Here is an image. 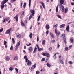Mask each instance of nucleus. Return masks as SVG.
<instances>
[{"label":"nucleus","instance_id":"1","mask_svg":"<svg viewBox=\"0 0 74 74\" xmlns=\"http://www.w3.org/2000/svg\"><path fill=\"white\" fill-rule=\"evenodd\" d=\"M8 1V0H4L2 1L1 2V4L2 5H1V7L2 10H3V8L4 7V4H5Z\"/></svg>","mask_w":74,"mask_h":74},{"label":"nucleus","instance_id":"2","mask_svg":"<svg viewBox=\"0 0 74 74\" xmlns=\"http://www.w3.org/2000/svg\"><path fill=\"white\" fill-rule=\"evenodd\" d=\"M60 8L61 11H62V12L64 11V8L62 5H61Z\"/></svg>","mask_w":74,"mask_h":74},{"label":"nucleus","instance_id":"3","mask_svg":"<svg viewBox=\"0 0 74 74\" xmlns=\"http://www.w3.org/2000/svg\"><path fill=\"white\" fill-rule=\"evenodd\" d=\"M11 30V28H10L8 30H7L5 33V34H9V35H11V32H10Z\"/></svg>","mask_w":74,"mask_h":74},{"label":"nucleus","instance_id":"4","mask_svg":"<svg viewBox=\"0 0 74 74\" xmlns=\"http://www.w3.org/2000/svg\"><path fill=\"white\" fill-rule=\"evenodd\" d=\"M55 33L56 34V36H58L60 34V32L59 31H57V29L56 28L55 30Z\"/></svg>","mask_w":74,"mask_h":74},{"label":"nucleus","instance_id":"5","mask_svg":"<svg viewBox=\"0 0 74 74\" xmlns=\"http://www.w3.org/2000/svg\"><path fill=\"white\" fill-rule=\"evenodd\" d=\"M42 55L43 56H46L47 57H49V54L48 53H43Z\"/></svg>","mask_w":74,"mask_h":74},{"label":"nucleus","instance_id":"6","mask_svg":"<svg viewBox=\"0 0 74 74\" xmlns=\"http://www.w3.org/2000/svg\"><path fill=\"white\" fill-rule=\"evenodd\" d=\"M36 46L37 47L39 51H42L43 50V48H40V47H39V46H38V45L36 44Z\"/></svg>","mask_w":74,"mask_h":74},{"label":"nucleus","instance_id":"7","mask_svg":"<svg viewBox=\"0 0 74 74\" xmlns=\"http://www.w3.org/2000/svg\"><path fill=\"white\" fill-rule=\"evenodd\" d=\"M14 18L15 19L16 22H18V15H17L15 17H14Z\"/></svg>","mask_w":74,"mask_h":74},{"label":"nucleus","instance_id":"8","mask_svg":"<svg viewBox=\"0 0 74 74\" xmlns=\"http://www.w3.org/2000/svg\"><path fill=\"white\" fill-rule=\"evenodd\" d=\"M27 65L28 66H31V65H32V62H31V61L29 60H28V61H27Z\"/></svg>","mask_w":74,"mask_h":74},{"label":"nucleus","instance_id":"9","mask_svg":"<svg viewBox=\"0 0 74 74\" xmlns=\"http://www.w3.org/2000/svg\"><path fill=\"white\" fill-rule=\"evenodd\" d=\"M30 11L32 13V15L33 16V15H34V10H31Z\"/></svg>","mask_w":74,"mask_h":74},{"label":"nucleus","instance_id":"10","mask_svg":"<svg viewBox=\"0 0 74 74\" xmlns=\"http://www.w3.org/2000/svg\"><path fill=\"white\" fill-rule=\"evenodd\" d=\"M59 60H60V63L63 64H64V63L63 62V60L62 58H60Z\"/></svg>","mask_w":74,"mask_h":74},{"label":"nucleus","instance_id":"11","mask_svg":"<svg viewBox=\"0 0 74 74\" xmlns=\"http://www.w3.org/2000/svg\"><path fill=\"white\" fill-rule=\"evenodd\" d=\"M45 28L47 30H48L49 29V26L48 24L46 25Z\"/></svg>","mask_w":74,"mask_h":74},{"label":"nucleus","instance_id":"12","mask_svg":"<svg viewBox=\"0 0 74 74\" xmlns=\"http://www.w3.org/2000/svg\"><path fill=\"white\" fill-rule=\"evenodd\" d=\"M24 58L25 59L26 62H27V61H28V58H27V56L26 55L24 57Z\"/></svg>","mask_w":74,"mask_h":74},{"label":"nucleus","instance_id":"13","mask_svg":"<svg viewBox=\"0 0 74 74\" xmlns=\"http://www.w3.org/2000/svg\"><path fill=\"white\" fill-rule=\"evenodd\" d=\"M29 51V52H32L33 51V48L32 47H29L28 48Z\"/></svg>","mask_w":74,"mask_h":74},{"label":"nucleus","instance_id":"14","mask_svg":"<svg viewBox=\"0 0 74 74\" xmlns=\"http://www.w3.org/2000/svg\"><path fill=\"white\" fill-rule=\"evenodd\" d=\"M69 29H70V27L69 26V25H68L66 29V30H67L68 32H69Z\"/></svg>","mask_w":74,"mask_h":74},{"label":"nucleus","instance_id":"15","mask_svg":"<svg viewBox=\"0 0 74 74\" xmlns=\"http://www.w3.org/2000/svg\"><path fill=\"white\" fill-rule=\"evenodd\" d=\"M10 58L9 56H7L6 57V60L7 61H9V60H10Z\"/></svg>","mask_w":74,"mask_h":74},{"label":"nucleus","instance_id":"16","mask_svg":"<svg viewBox=\"0 0 74 74\" xmlns=\"http://www.w3.org/2000/svg\"><path fill=\"white\" fill-rule=\"evenodd\" d=\"M65 26H66V25H65V24H62L59 27L60 28H62L63 27H64Z\"/></svg>","mask_w":74,"mask_h":74},{"label":"nucleus","instance_id":"17","mask_svg":"<svg viewBox=\"0 0 74 74\" xmlns=\"http://www.w3.org/2000/svg\"><path fill=\"white\" fill-rule=\"evenodd\" d=\"M60 3L61 5H62V4H63V3H64V0H60Z\"/></svg>","mask_w":74,"mask_h":74},{"label":"nucleus","instance_id":"18","mask_svg":"<svg viewBox=\"0 0 74 74\" xmlns=\"http://www.w3.org/2000/svg\"><path fill=\"white\" fill-rule=\"evenodd\" d=\"M40 3L42 5L44 9H45V5H44V3H43V2H41Z\"/></svg>","mask_w":74,"mask_h":74},{"label":"nucleus","instance_id":"19","mask_svg":"<svg viewBox=\"0 0 74 74\" xmlns=\"http://www.w3.org/2000/svg\"><path fill=\"white\" fill-rule=\"evenodd\" d=\"M24 13H25V11H23L22 12V14H21V18H22V17H23V15H24Z\"/></svg>","mask_w":74,"mask_h":74},{"label":"nucleus","instance_id":"20","mask_svg":"<svg viewBox=\"0 0 74 74\" xmlns=\"http://www.w3.org/2000/svg\"><path fill=\"white\" fill-rule=\"evenodd\" d=\"M68 12V8H66L65 10V13H67Z\"/></svg>","mask_w":74,"mask_h":74},{"label":"nucleus","instance_id":"21","mask_svg":"<svg viewBox=\"0 0 74 74\" xmlns=\"http://www.w3.org/2000/svg\"><path fill=\"white\" fill-rule=\"evenodd\" d=\"M64 40L65 42V44H67V41H66V38H64Z\"/></svg>","mask_w":74,"mask_h":74},{"label":"nucleus","instance_id":"22","mask_svg":"<svg viewBox=\"0 0 74 74\" xmlns=\"http://www.w3.org/2000/svg\"><path fill=\"white\" fill-rule=\"evenodd\" d=\"M31 1H32V0H29V7H30V6L31 5Z\"/></svg>","mask_w":74,"mask_h":74},{"label":"nucleus","instance_id":"23","mask_svg":"<svg viewBox=\"0 0 74 74\" xmlns=\"http://www.w3.org/2000/svg\"><path fill=\"white\" fill-rule=\"evenodd\" d=\"M21 37V34H19V33H18L17 34V37Z\"/></svg>","mask_w":74,"mask_h":74},{"label":"nucleus","instance_id":"24","mask_svg":"<svg viewBox=\"0 0 74 74\" xmlns=\"http://www.w3.org/2000/svg\"><path fill=\"white\" fill-rule=\"evenodd\" d=\"M21 23L22 26H25V24L24 23H23V21H21Z\"/></svg>","mask_w":74,"mask_h":74},{"label":"nucleus","instance_id":"25","mask_svg":"<svg viewBox=\"0 0 74 74\" xmlns=\"http://www.w3.org/2000/svg\"><path fill=\"white\" fill-rule=\"evenodd\" d=\"M36 50H37V47H36V46H35L34 48V51L33 52V53H35V52L36 51Z\"/></svg>","mask_w":74,"mask_h":74},{"label":"nucleus","instance_id":"26","mask_svg":"<svg viewBox=\"0 0 74 74\" xmlns=\"http://www.w3.org/2000/svg\"><path fill=\"white\" fill-rule=\"evenodd\" d=\"M57 17H58V18H59V19H61L62 17H61V16L60 15H57Z\"/></svg>","mask_w":74,"mask_h":74},{"label":"nucleus","instance_id":"27","mask_svg":"<svg viewBox=\"0 0 74 74\" xmlns=\"http://www.w3.org/2000/svg\"><path fill=\"white\" fill-rule=\"evenodd\" d=\"M46 65L47 66L49 67H51V65L49 63H47L46 64Z\"/></svg>","mask_w":74,"mask_h":74},{"label":"nucleus","instance_id":"28","mask_svg":"<svg viewBox=\"0 0 74 74\" xmlns=\"http://www.w3.org/2000/svg\"><path fill=\"white\" fill-rule=\"evenodd\" d=\"M50 35L52 37H55V36H54V35L51 32H50Z\"/></svg>","mask_w":74,"mask_h":74},{"label":"nucleus","instance_id":"29","mask_svg":"<svg viewBox=\"0 0 74 74\" xmlns=\"http://www.w3.org/2000/svg\"><path fill=\"white\" fill-rule=\"evenodd\" d=\"M50 35L52 37H55V36H54V35L51 32H50Z\"/></svg>","mask_w":74,"mask_h":74},{"label":"nucleus","instance_id":"30","mask_svg":"<svg viewBox=\"0 0 74 74\" xmlns=\"http://www.w3.org/2000/svg\"><path fill=\"white\" fill-rule=\"evenodd\" d=\"M15 60H18V57L17 56H16L14 57V58Z\"/></svg>","mask_w":74,"mask_h":74},{"label":"nucleus","instance_id":"31","mask_svg":"<svg viewBox=\"0 0 74 74\" xmlns=\"http://www.w3.org/2000/svg\"><path fill=\"white\" fill-rule=\"evenodd\" d=\"M56 12H58V5H57L56 7Z\"/></svg>","mask_w":74,"mask_h":74},{"label":"nucleus","instance_id":"32","mask_svg":"<svg viewBox=\"0 0 74 74\" xmlns=\"http://www.w3.org/2000/svg\"><path fill=\"white\" fill-rule=\"evenodd\" d=\"M36 63H35L34 64V65L32 66V67L34 68V69H35L36 68Z\"/></svg>","mask_w":74,"mask_h":74},{"label":"nucleus","instance_id":"33","mask_svg":"<svg viewBox=\"0 0 74 74\" xmlns=\"http://www.w3.org/2000/svg\"><path fill=\"white\" fill-rule=\"evenodd\" d=\"M26 3H24L23 4V7L24 8H25L26 7Z\"/></svg>","mask_w":74,"mask_h":74},{"label":"nucleus","instance_id":"34","mask_svg":"<svg viewBox=\"0 0 74 74\" xmlns=\"http://www.w3.org/2000/svg\"><path fill=\"white\" fill-rule=\"evenodd\" d=\"M7 41H6L5 40L4 41V45H6V44H7Z\"/></svg>","mask_w":74,"mask_h":74},{"label":"nucleus","instance_id":"35","mask_svg":"<svg viewBox=\"0 0 74 74\" xmlns=\"http://www.w3.org/2000/svg\"><path fill=\"white\" fill-rule=\"evenodd\" d=\"M55 40H53L51 41V43L52 44H53L55 43Z\"/></svg>","mask_w":74,"mask_h":74},{"label":"nucleus","instance_id":"36","mask_svg":"<svg viewBox=\"0 0 74 74\" xmlns=\"http://www.w3.org/2000/svg\"><path fill=\"white\" fill-rule=\"evenodd\" d=\"M70 41L71 42V43H73V42H74V40H73L72 39H70Z\"/></svg>","mask_w":74,"mask_h":74},{"label":"nucleus","instance_id":"37","mask_svg":"<svg viewBox=\"0 0 74 74\" xmlns=\"http://www.w3.org/2000/svg\"><path fill=\"white\" fill-rule=\"evenodd\" d=\"M21 44V42H20V41H19L18 42V44H16V46H19V45H20V44Z\"/></svg>","mask_w":74,"mask_h":74},{"label":"nucleus","instance_id":"38","mask_svg":"<svg viewBox=\"0 0 74 74\" xmlns=\"http://www.w3.org/2000/svg\"><path fill=\"white\" fill-rule=\"evenodd\" d=\"M12 41H13V43L14 44H15V40H14V39L13 38L12 39Z\"/></svg>","mask_w":74,"mask_h":74},{"label":"nucleus","instance_id":"39","mask_svg":"<svg viewBox=\"0 0 74 74\" xmlns=\"http://www.w3.org/2000/svg\"><path fill=\"white\" fill-rule=\"evenodd\" d=\"M32 18V14H30L29 18V20H30Z\"/></svg>","mask_w":74,"mask_h":74},{"label":"nucleus","instance_id":"40","mask_svg":"<svg viewBox=\"0 0 74 74\" xmlns=\"http://www.w3.org/2000/svg\"><path fill=\"white\" fill-rule=\"evenodd\" d=\"M42 44H45V41L44 40H43L42 42Z\"/></svg>","mask_w":74,"mask_h":74},{"label":"nucleus","instance_id":"41","mask_svg":"<svg viewBox=\"0 0 74 74\" xmlns=\"http://www.w3.org/2000/svg\"><path fill=\"white\" fill-rule=\"evenodd\" d=\"M15 70H16V71L17 73H18V69L16 68H15Z\"/></svg>","mask_w":74,"mask_h":74},{"label":"nucleus","instance_id":"42","mask_svg":"<svg viewBox=\"0 0 74 74\" xmlns=\"http://www.w3.org/2000/svg\"><path fill=\"white\" fill-rule=\"evenodd\" d=\"M40 15L38 17L37 19L38 21H40Z\"/></svg>","mask_w":74,"mask_h":74},{"label":"nucleus","instance_id":"43","mask_svg":"<svg viewBox=\"0 0 74 74\" xmlns=\"http://www.w3.org/2000/svg\"><path fill=\"white\" fill-rule=\"evenodd\" d=\"M69 50V49L68 48V47H66L65 48V51H68Z\"/></svg>","mask_w":74,"mask_h":74},{"label":"nucleus","instance_id":"44","mask_svg":"<svg viewBox=\"0 0 74 74\" xmlns=\"http://www.w3.org/2000/svg\"><path fill=\"white\" fill-rule=\"evenodd\" d=\"M72 47H73V46H72V45H70V46H69V49H70Z\"/></svg>","mask_w":74,"mask_h":74},{"label":"nucleus","instance_id":"45","mask_svg":"<svg viewBox=\"0 0 74 74\" xmlns=\"http://www.w3.org/2000/svg\"><path fill=\"white\" fill-rule=\"evenodd\" d=\"M9 69L10 71H12V70H13V68L12 67H10Z\"/></svg>","mask_w":74,"mask_h":74},{"label":"nucleus","instance_id":"46","mask_svg":"<svg viewBox=\"0 0 74 74\" xmlns=\"http://www.w3.org/2000/svg\"><path fill=\"white\" fill-rule=\"evenodd\" d=\"M32 36H33V34H32V33H31L29 35L30 37H32Z\"/></svg>","mask_w":74,"mask_h":74},{"label":"nucleus","instance_id":"47","mask_svg":"<svg viewBox=\"0 0 74 74\" xmlns=\"http://www.w3.org/2000/svg\"><path fill=\"white\" fill-rule=\"evenodd\" d=\"M68 62L70 64H73V62L72 61H69Z\"/></svg>","mask_w":74,"mask_h":74},{"label":"nucleus","instance_id":"48","mask_svg":"<svg viewBox=\"0 0 74 74\" xmlns=\"http://www.w3.org/2000/svg\"><path fill=\"white\" fill-rule=\"evenodd\" d=\"M3 31V28H2L1 29H0V33H1Z\"/></svg>","mask_w":74,"mask_h":74},{"label":"nucleus","instance_id":"49","mask_svg":"<svg viewBox=\"0 0 74 74\" xmlns=\"http://www.w3.org/2000/svg\"><path fill=\"white\" fill-rule=\"evenodd\" d=\"M45 59L43 58L41 60V61H42V62H44L45 61Z\"/></svg>","mask_w":74,"mask_h":74},{"label":"nucleus","instance_id":"50","mask_svg":"<svg viewBox=\"0 0 74 74\" xmlns=\"http://www.w3.org/2000/svg\"><path fill=\"white\" fill-rule=\"evenodd\" d=\"M52 47H51L49 49V51H52Z\"/></svg>","mask_w":74,"mask_h":74},{"label":"nucleus","instance_id":"51","mask_svg":"<svg viewBox=\"0 0 74 74\" xmlns=\"http://www.w3.org/2000/svg\"><path fill=\"white\" fill-rule=\"evenodd\" d=\"M10 49V50H13V46H11Z\"/></svg>","mask_w":74,"mask_h":74},{"label":"nucleus","instance_id":"52","mask_svg":"<svg viewBox=\"0 0 74 74\" xmlns=\"http://www.w3.org/2000/svg\"><path fill=\"white\" fill-rule=\"evenodd\" d=\"M40 74V72L39 71H36V74Z\"/></svg>","mask_w":74,"mask_h":74},{"label":"nucleus","instance_id":"53","mask_svg":"<svg viewBox=\"0 0 74 74\" xmlns=\"http://www.w3.org/2000/svg\"><path fill=\"white\" fill-rule=\"evenodd\" d=\"M39 41V38H38V37H37V42H38Z\"/></svg>","mask_w":74,"mask_h":74},{"label":"nucleus","instance_id":"54","mask_svg":"<svg viewBox=\"0 0 74 74\" xmlns=\"http://www.w3.org/2000/svg\"><path fill=\"white\" fill-rule=\"evenodd\" d=\"M62 37H65V34H62Z\"/></svg>","mask_w":74,"mask_h":74},{"label":"nucleus","instance_id":"55","mask_svg":"<svg viewBox=\"0 0 74 74\" xmlns=\"http://www.w3.org/2000/svg\"><path fill=\"white\" fill-rule=\"evenodd\" d=\"M18 48V46H16V47L15 48V50H17V49Z\"/></svg>","mask_w":74,"mask_h":74},{"label":"nucleus","instance_id":"56","mask_svg":"<svg viewBox=\"0 0 74 74\" xmlns=\"http://www.w3.org/2000/svg\"><path fill=\"white\" fill-rule=\"evenodd\" d=\"M5 19H6V21H8V20H9V17L5 18Z\"/></svg>","mask_w":74,"mask_h":74},{"label":"nucleus","instance_id":"57","mask_svg":"<svg viewBox=\"0 0 74 74\" xmlns=\"http://www.w3.org/2000/svg\"><path fill=\"white\" fill-rule=\"evenodd\" d=\"M46 34L47 35V34H48L49 33V31L48 30L46 32Z\"/></svg>","mask_w":74,"mask_h":74},{"label":"nucleus","instance_id":"58","mask_svg":"<svg viewBox=\"0 0 74 74\" xmlns=\"http://www.w3.org/2000/svg\"><path fill=\"white\" fill-rule=\"evenodd\" d=\"M60 47V45H59V44H58L57 46V48H59Z\"/></svg>","mask_w":74,"mask_h":74},{"label":"nucleus","instance_id":"59","mask_svg":"<svg viewBox=\"0 0 74 74\" xmlns=\"http://www.w3.org/2000/svg\"><path fill=\"white\" fill-rule=\"evenodd\" d=\"M5 21H6V19L5 18L3 20V23H4V22H5Z\"/></svg>","mask_w":74,"mask_h":74},{"label":"nucleus","instance_id":"60","mask_svg":"<svg viewBox=\"0 0 74 74\" xmlns=\"http://www.w3.org/2000/svg\"><path fill=\"white\" fill-rule=\"evenodd\" d=\"M71 5H74V3H71Z\"/></svg>","mask_w":74,"mask_h":74},{"label":"nucleus","instance_id":"61","mask_svg":"<svg viewBox=\"0 0 74 74\" xmlns=\"http://www.w3.org/2000/svg\"><path fill=\"white\" fill-rule=\"evenodd\" d=\"M11 1L12 2H14V1H16V0H11Z\"/></svg>","mask_w":74,"mask_h":74},{"label":"nucleus","instance_id":"62","mask_svg":"<svg viewBox=\"0 0 74 74\" xmlns=\"http://www.w3.org/2000/svg\"><path fill=\"white\" fill-rule=\"evenodd\" d=\"M58 24H56V25H55L56 28L57 27V26H58Z\"/></svg>","mask_w":74,"mask_h":74},{"label":"nucleus","instance_id":"63","mask_svg":"<svg viewBox=\"0 0 74 74\" xmlns=\"http://www.w3.org/2000/svg\"><path fill=\"white\" fill-rule=\"evenodd\" d=\"M27 20H25L24 21V22L25 23H27Z\"/></svg>","mask_w":74,"mask_h":74},{"label":"nucleus","instance_id":"64","mask_svg":"<svg viewBox=\"0 0 74 74\" xmlns=\"http://www.w3.org/2000/svg\"><path fill=\"white\" fill-rule=\"evenodd\" d=\"M24 48L25 49H26V46H24Z\"/></svg>","mask_w":74,"mask_h":74}]
</instances>
